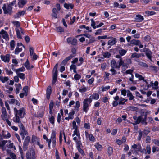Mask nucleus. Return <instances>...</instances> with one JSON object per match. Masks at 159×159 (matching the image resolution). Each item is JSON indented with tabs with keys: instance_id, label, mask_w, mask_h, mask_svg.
<instances>
[{
	"instance_id": "obj_1",
	"label": "nucleus",
	"mask_w": 159,
	"mask_h": 159,
	"mask_svg": "<svg viewBox=\"0 0 159 159\" xmlns=\"http://www.w3.org/2000/svg\"><path fill=\"white\" fill-rule=\"evenodd\" d=\"M99 95L97 93H93L92 96H90L89 98H87L85 99L83 102V111L87 113L89 109V103L90 104L92 102V99L98 100L99 98Z\"/></svg>"
},
{
	"instance_id": "obj_2",
	"label": "nucleus",
	"mask_w": 159,
	"mask_h": 159,
	"mask_svg": "<svg viewBox=\"0 0 159 159\" xmlns=\"http://www.w3.org/2000/svg\"><path fill=\"white\" fill-rule=\"evenodd\" d=\"M16 0H14L9 4H4L2 7L4 14H8L11 15L12 12V6L16 3Z\"/></svg>"
},
{
	"instance_id": "obj_3",
	"label": "nucleus",
	"mask_w": 159,
	"mask_h": 159,
	"mask_svg": "<svg viewBox=\"0 0 159 159\" xmlns=\"http://www.w3.org/2000/svg\"><path fill=\"white\" fill-rule=\"evenodd\" d=\"M121 66H125L124 64V62L121 59L119 60V62L118 65L116 64V61L115 60L113 59L111 60V66L112 68L119 69Z\"/></svg>"
},
{
	"instance_id": "obj_4",
	"label": "nucleus",
	"mask_w": 159,
	"mask_h": 159,
	"mask_svg": "<svg viewBox=\"0 0 159 159\" xmlns=\"http://www.w3.org/2000/svg\"><path fill=\"white\" fill-rule=\"evenodd\" d=\"M26 159H35V153L33 150H30L27 151L26 154Z\"/></svg>"
},
{
	"instance_id": "obj_5",
	"label": "nucleus",
	"mask_w": 159,
	"mask_h": 159,
	"mask_svg": "<svg viewBox=\"0 0 159 159\" xmlns=\"http://www.w3.org/2000/svg\"><path fill=\"white\" fill-rule=\"evenodd\" d=\"M146 116L145 118H143V117H141V116H139L138 117L136 120L135 121V123L136 124H139L141 123L142 124L146 125L148 123L146 121L147 120L146 119Z\"/></svg>"
},
{
	"instance_id": "obj_6",
	"label": "nucleus",
	"mask_w": 159,
	"mask_h": 159,
	"mask_svg": "<svg viewBox=\"0 0 159 159\" xmlns=\"http://www.w3.org/2000/svg\"><path fill=\"white\" fill-rule=\"evenodd\" d=\"M143 51L145 52V55L147 57L150 61H152V53L151 50L148 48H145Z\"/></svg>"
},
{
	"instance_id": "obj_7",
	"label": "nucleus",
	"mask_w": 159,
	"mask_h": 159,
	"mask_svg": "<svg viewBox=\"0 0 159 159\" xmlns=\"http://www.w3.org/2000/svg\"><path fill=\"white\" fill-rule=\"evenodd\" d=\"M30 140V136H26L23 143V149L24 151H26L27 149Z\"/></svg>"
},
{
	"instance_id": "obj_8",
	"label": "nucleus",
	"mask_w": 159,
	"mask_h": 159,
	"mask_svg": "<svg viewBox=\"0 0 159 159\" xmlns=\"http://www.w3.org/2000/svg\"><path fill=\"white\" fill-rule=\"evenodd\" d=\"M2 60L5 62L8 63L10 61V55L7 54L5 56L1 55L0 56Z\"/></svg>"
},
{
	"instance_id": "obj_9",
	"label": "nucleus",
	"mask_w": 159,
	"mask_h": 159,
	"mask_svg": "<svg viewBox=\"0 0 159 159\" xmlns=\"http://www.w3.org/2000/svg\"><path fill=\"white\" fill-rule=\"evenodd\" d=\"M52 92V87L50 86H48L47 89L46 93V98L47 99H49Z\"/></svg>"
},
{
	"instance_id": "obj_10",
	"label": "nucleus",
	"mask_w": 159,
	"mask_h": 159,
	"mask_svg": "<svg viewBox=\"0 0 159 159\" xmlns=\"http://www.w3.org/2000/svg\"><path fill=\"white\" fill-rule=\"evenodd\" d=\"M2 114L1 118L3 120L7 119V111L6 108L4 107H2Z\"/></svg>"
},
{
	"instance_id": "obj_11",
	"label": "nucleus",
	"mask_w": 159,
	"mask_h": 159,
	"mask_svg": "<svg viewBox=\"0 0 159 159\" xmlns=\"http://www.w3.org/2000/svg\"><path fill=\"white\" fill-rule=\"evenodd\" d=\"M144 18L143 16L139 14H137L136 15L135 18V21L136 22H142Z\"/></svg>"
},
{
	"instance_id": "obj_12",
	"label": "nucleus",
	"mask_w": 159,
	"mask_h": 159,
	"mask_svg": "<svg viewBox=\"0 0 159 159\" xmlns=\"http://www.w3.org/2000/svg\"><path fill=\"white\" fill-rule=\"evenodd\" d=\"M74 56H73L72 54H70L69 56L66 57L61 62V64L64 65H66L68 61L70 60Z\"/></svg>"
},
{
	"instance_id": "obj_13",
	"label": "nucleus",
	"mask_w": 159,
	"mask_h": 159,
	"mask_svg": "<svg viewBox=\"0 0 159 159\" xmlns=\"http://www.w3.org/2000/svg\"><path fill=\"white\" fill-rule=\"evenodd\" d=\"M24 66L27 70H29L34 67L33 65L30 66V63L28 59H27L26 61L24 63Z\"/></svg>"
},
{
	"instance_id": "obj_14",
	"label": "nucleus",
	"mask_w": 159,
	"mask_h": 159,
	"mask_svg": "<svg viewBox=\"0 0 159 159\" xmlns=\"http://www.w3.org/2000/svg\"><path fill=\"white\" fill-rule=\"evenodd\" d=\"M24 110V108L22 107L19 110L18 113H17V114H18L20 116L21 118H23L26 114Z\"/></svg>"
},
{
	"instance_id": "obj_15",
	"label": "nucleus",
	"mask_w": 159,
	"mask_h": 159,
	"mask_svg": "<svg viewBox=\"0 0 159 159\" xmlns=\"http://www.w3.org/2000/svg\"><path fill=\"white\" fill-rule=\"evenodd\" d=\"M27 2V0H20L18 3V7L19 8H22L23 6Z\"/></svg>"
},
{
	"instance_id": "obj_16",
	"label": "nucleus",
	"mask_w": 159,
	"mask_h": 159,
	"mask_svg": "<svg viewBox=\"0 0 159 159\" xmlns=\"http://www.w3.org/2000/svg\"><path fill=\"white\" fill-rule=\"evenodd\" d=\"M21 132H24L25 134V135L28 134V132L25 129V127L22 123H20L18 125Z\"/></svg>"
},
{
	"instance_id": "obj_17",
	"label": "nucleus",
	"mask_w": 159,
	"mask_h": 159,
	"mask_svg": "<svg viewBox=\"0 0 159 159\" xmlns=\"http://www.w3.org/2000/svg\"><path fill=\"white\" fill-rule=\"evenodd\" d=\"M112 39H110L108 41V45L110 46L113 45L115 44L116 42V39L115 38H112Z\"/></svg>"
},
{
	"instance_id": "obj_18",
	"label": "nucleus",
	"mask_w": 159,
	"mask_h": 159,
	"mask_svg": "<svg viewBox=\"0 0 159 159\" xmlns=\"http://www.w3.org/2000/svg\"><path fill=\"white\" fill-rule=\"evenodd\" d=\"M113 147L111 146H109L107 148V153L109 156H111L113 153Z\"/></svg>"
},
{
	"instance_id": "obj_19",
	"label": "nucleus",
	"mask_w": 159,
	"mask_h": 159,
	"mask_svg": "<svg viewBox=\"0 0 159 159\" xmlns=\"http://www.w3.org/2000/svg\"><path fill=\"white\" fill-rule=\"evenodd\" d=\"M130 43L131 44H134L135 45H139V44L141 43V42L139 40L133 39L130 41Z\"/></svg>"
},
{
	"instance_id": "obj_20",
	"label": "nucleus",
	"mask_w": 159,
	"mask_h": 159,
	"mask_svg": "<svg viewBox=\"0 0 159 159\" xmlns=\"http://www.w3.org/2000/svg\"><path fill=\"white\" fill-rule=\"evenodd\" d=\"M64 7L65 8L67 9H69L70 8L72 9L74 7V5L71 3L67 4L65 3L64 5Z\"/></svg>"
},
{
	"instance_id": "obj_21",
	"label": "nucleus",
	"mask_w": 159,
	"mask_h": 159,
	"mask_svg": "<svg viewBox=\"0 0 159 159\" xmlns=\"http://www.w3.org/2000/svg\"><path fill=\"white\" fill-rule=\"evenodd\" d=\"M94 146L95 148L98 151H101L103 148L102 146L99 144L98 142H97L95 143Z\"/></svg>"
},
{
	"instance_id": "obj_22",
	"label": "nucleus",
	"mask_w": 159,
	"mask_h": 159,
	"mask_svg": "<svg viewBox=\"0 0 159 159\" xmlns=\"http://www.w3.org/2000/svg\"><path fill=\"white\" fill-rule=\"evenodd\" d=\"M145 14L146 15L149 16L155 15L156 13L153 11L148 10L145 11Z\"/></svg>"
},
{
	"instance_id": "obj_23",
	"label": "nucleus",
	"mask_w": 159,
	"mask_h": 159,
	"mask_svg": "<svg viewBox=\"0 0 159 159\" xmlns=\"http://www.w3.org/2000/svg\"><path fill=\"white\" fill-rule=\"evenodd\" d=\"M39 138H38L36 136L33 135L32 137L31 142L33 143H35L38 141H39Z\"/></svg>"
},
{
	"instance_id": "obj_24",
	"label": "nucleus",
	"mask_w": 159,
	"mask_h": 159,
	"mask_svg": "<svg viewBox=\"0 0 159 159\" xmlns=\"http://www.w3.org/2000/svg\"><path fill=\"white\" fill-rule=\"evenodd\" d=\"M141 56V54L140 53H137L136 52L133 53L131 56V58H139Z\"/></svg>"
},
{
	"instance_id": "obj_25",
	"label": "nucleus",
	"mask_w": 159,
	"mask_h": 159,
	"mask_svg": "<svg viewBox=\"0 0 159 159\" xmlns=\"http://www.w3.org/2000/svg\"><path fill=\"white\" fill-rule=\"evenodd\" d=\"M57 74H53L52 75V84H54L56 83V82L57 81Z\"/></svg>"
},
{
	"instance_id": "obj_26",
	"label": "nucleus",
	"mask_w": 159,
	"mask_h": 159,
	"mask_svg": "<svg viewBox=\"0 0 159 159\" xmlns=\"http://www.w3.org/2000/svg\"><path fill=\"white\" fill-rule=\"evenodd\" d=\"M127 51L124 49H121L119 50L118 51V52L120 55L121 56H123L125 55Z\"/></svg>"
},
{
	"instance_id": "obj_27",
	"label": "nucleus",
	"mask_w": 159,
	"mask_h": 159,
	"mask_svg": "<svg viewBox=\"0 0 159 159\" xmlns=\"http://www.w3.org/2000/svg\"><path fill=\"white\" fill-rule=\"evenodd\" d=\"M15 31L16 32V34L17 38L19 39H22L19 29L18 28H15Z\"/></svg>"
},
{
	"instance_id": "obj_28",
	"label": "nucleus",
	"mask_w": 159,
	"mask_h": 159,
	"mask_svg": "<svg viewBox=\"0 0 159 159\" xmlns=\"http://www.w3.org/2000/svg\"><path fill=\"white\" fill-rule=\"evenodd\" d=\"M56 131L54 130H52L51 132V138L52 140L56 139Z\"/></svg>"
},
{
	"instance_id": "obj_29",
	"label": "nucleus",
	"mask_w": 159,
	"mask_h": 159,
	"mask_svg": "<svg viewBox=\"0 0 159 159\" xmlns=\"http://www.w3.org/2000/svg\"><path fill=\"white\" fill-rule=\"evenodd\" d=\"M9 80L8 77L0 76V80L3 83H4L5 82Z\"/></svg>"
},
{
	"instance_id": "obj_30",
	"label": "nucleus",
	"mask_w": 159,
	"mask_h": 159,
	"mask_svg": "<svg viewBox=\"0 0 159 159\" xmlns=\"http://www.w3.org/2000/svg\"><path fill=\"white\" fill-rule=\"evenodd\" d=\"M5 132V130H2V135L3 137L4 138H5L6 139L10 138L11 136V135L10 134L9 132H7V135H5L4 134V133Z\"/></svg>"
},
{
	"instance_id": "obj_31",
	"label": "nucleus",
	"mask_w": 159,
	"mask_h": 159,
	"mask_svg": "<svg viewBox=\"0 0 159 159\" xmlns=\"http://www.w3.org/2000/svg\"><path fill=\"white\" fill-rule=\"evenodd\" d=\"M10 46L11 47V50H13L15 46V42L14 40H12L10 42Z\"/></svg>"
},
{
	"instance_id": "obj_32",
	"label": "nucleus",
	"mask_w": 159,
	"mask_h": 159,
	"mask_svg": "<svg viewBox=\"0 0 159 159\" xmlns=\"http://www.w3.org/2000/svg\"><path fill=\"white\" fill-rule=\"evenodd\" d=\"M76 106L75 107V109L77 112L79 111V108L80 107V102L79 101H77L75 102Z\"/></svg>"
},
{
	"instance_id": "obj_33",
	"label": "nucleus",
	"mask_w": 159,
	"mask_h": 159,
	"mask_svg": "<svg viewBox=\"0 0 159 159\" xmlns=\"http://www.w3.org/2000/svg\"><path fill=\"white\" fill-rule=\"evenodd\" d=\"M17 75L18 77L21 79L24 80L25 79L26 77L25 74L23 73H20L17 74Z\"/></svg>"
},
{
	"instance_id": "obj_34",
	"label": "nucleus",
	"mask_w": 159,
	"mask_h": 159,
	"mask_svg": "<svg viewBox=\"0 0 159 159\" xmlns=\"http://www.w3.org/2000/svg\"><path fill=\"white\" fill-rule=\"evenodd\" d=\"M88 138L89 140L91 141L94 142L96 140L95 138L92 134H89Z\"/></svg>"
},
{
	"instance_id": "obj_35",
	"label": "nucleus",
	"mask_w": 159,
	"mask_h": 159,
	"mask_svg": "<svg viewBox=\"0 0 159 159\" xmlns=\"http://www.w3.org/2000/svg\"><path fill=\"white\" fill-rule=\"evenodd\" d=\"M146 151L145 153L146 154L147 153L148 154H149L151 153V148L150 146V145H148L146 147Z\"/></svg>"
},
{
	"instance_id": "obj_36",
	"label": "nucleus",
	"mask_w": 159,
	"mask_h": 159,
	"mask_svg": "<svg viewBox=\"0 0 159 159\" xmlns=\"http://www.w3.org/2000/svg\"><path fill=\"white\" fill-rule=\"evenodd\" d=\"M25 71V68L24 66L19 68L16 69V74L19 73L20 72H24Z\"/></svg>"
},
{
	"instance_id": "obj_37",
	"label": "nucleus",
	"mask_w": 159,
	"mask_h": 159,
	"mask_svg": "<svg viewBox=\"0 0 159 159\" xmlns=\"http://www.w3.org/2000/svg\"><path fill=\"white\" fill-rule=\"evenodd\" d=\"M79 139V140H77L75 142L76 148L81 147V146H82V143L80 139Z\"/></svg>"
},
{
	"instance_id": "obj_38",
	"label": "nucleus",
	"mask_w": 159,
	"mask_h": 159,
	"mask_svg": "<svg viewBox=\"0 0 159 159\" xmlns=\"http://www.w3.org/2000/svg\"><path fill=\"white\" fill-rule=\"evenodd\" d=\"M110 38H113L112 37H108L106 35L102 36H98V39L99 40L101 39H109Z\"/></svg>"
},
{
	"instance_id": "obj_39",
	"label": "nucleus",
	"mask_w": 159,
	"mask_h": 159,
	"mask_svg": "<svg viewBox=\"0 0 159 159\" xmlns=\"http://www.w3.org/2000/svg\"><path fill=\"white\" fill-rule=\"evenodd\" d=\"M58 66V64L57 63L54 66L53 70V74H57L58 71L57 70Z\"/></svg>"
},
{
	"instance_id": "obj_40",
	"label": "nucleus",
	"mask_w": 159,
	"mask_h": 159,
	"mask_svg": "<svg viewBox=\"0 0 159 159\" xmlns=\"http://www.w3.org/2000/svg\"><path fill=\"white\" fill-rule=\"evenodd\" d=\"M75 113L74 110H72L71 112H70L69 113V117L70 118V119L72 120L74 118V115Z\"/></svg>"
},
{
	"instance_id": "obj_41",
	"label": "nucleus",
	"mask_w": 159,
	"mask_h": 159,
	"mask_svg": "<svg viewBox=\"0 0 159 159\" xmlns=\"http://www.w3.org/2000/svg\"><path fill=\"white\" fill-rule=\"evenodd\" d=\"M15 122L16 123H21L20 121V117L17 115V114L16 113L15 115Z\"/></svg>"
},
{
	"instance_id": "obj_42",
	"label": "nucleus",
	"mask_w": 159,
	"mask_h": 159,
	"mask_svg": "<svg viewBox=\"0 0 159 159\" xmlns=\"http://www.w3.org/2000/svg\"><path fill=\"white\" fill-rule=\"evenodd\" d=\"M56 31L58 32H63L64 31V30L63 28L62 27L59 26L57 27L56 28Z\"/></svg>"
},
{
	"instance_id": "obj_43",
	"label": "nucleus",
	"mask_w": 159,
	"mask_h": 159,
	"mask_svg": "<svg viewBox=\"0 0 159 159\" xmlns=\"http://www.w3.org/2000/svg\"><path fill=\"white\" fill-rule=\"evenodd\" d=\"M74 133L76 134V135L77 137H78V139H81L80 131L78 129H75Z\"/></svg>"
},
{
	"instance_id": "obj_44",
	"label": "nucleus",
	"mask_w": 159,
	"mask_h": 159,
	"mask_svg": "<svg viewBox=\"0 0 159 159\" xmlns=\"http://www.w3.org/2000/svg\"><path fill=\"white\" fill-rule=\"evenodd\" d=\"M111 54L109 52H104L103 54V56L104 58H109L111 56Z\"/></svg>"
},
{
	"instance_id": "obj_45",
	"label": "nucleus",
	"mask_w": 159,
	"mask_h": 159,
	"mask_svg": "<svg viewBox=\"0 0 159 159\" xmlns=\"http://www.w3.org/2000/svg\"><path fill=\"white\" fill-rule=\"evenodd\" d=\"M81 78V75L78 73H76L75 74L74 76V78L76 80H79V79H80Z\"/></svg>"
},
{
	"instance_id": "obj_46",
	"label": "nucleus",
	"mask_w": 159,
	"mask_h": 159,
	"mask_svg": "<svg viewBox=\"0 0 159 159\" xmlns=\"http://www.w3.org/2000/svg\"><path fill=\"white\" fill-rule=\"evenodd\" d=\"M89 39V41L88 44L92 43L95 41V38L94 37L91 36Z\"/></svg>"
},
{
	"instance_id": "obj_47",
	"label": "nucleus",
	"mask_w": 159,
	"mask_h": 159,
	"mask_svg": "<svg viewBox=\"0 0 159 159\" xmlns=\"http://www.w3.org/2000/svg\"><path fill=\"white\" fill-rule=\"evenodd\" d=\"M77 149L78 152L81 154L82 156H84L85 155L84 152V150L81 149V147L77 148Z\"/></svg>"
},
{
	"instance_id": "obj_48",
	"label": "nucleus",
	"mask_w": 159,
	"mask_h": 159,
	"mask_svg": "<svg viewBox=\"0 0 159 159\" xmlns=\"http://www.w3.org/2000/svg\"><path fill=\"white\" fill-rule=\"evenodd\" d=\"M125 100V98H120L118 101V104L119 105H124L125 104V102L124 101Z\"/></svg>"
},
{
	"instance_id": "obj_49",
	"label": "nucleus",
	"mask_w": 159,
	"mask_h": 159,
	"mask_svg": "<svg viewBox=\"0 0 159 159\" xmlns=\"http://www.w3.org/2000/svg\"><path fill=\"white\" fill-rule=\"evenodd\" d=\"M158 82L157 81H155L154 83L153 84V86H154V87H153L154 89L155 90H157L158 89Z\"/></svg>"
},
{
	"instance_id": "obj_50",
	"label": "nucleus",
	"mask_w": 159,
	"mask_h": 159,
	"mask_svg": "<svg viewBox=\"0 0 159 159\" xmlns=\"http://www.w3.org/2000/svg\"><path fill=\"white\" fill-rule=\"evenodd\" d=\"M12 23L17 28H19L20 26V22L18 21H14Z\"/></svg>"
},
{
	"instance_id": "obj_51",
	"label": "nucleus",
	"mask_w": 159,
	"mask_h": 159,
	"mask_svg": "<svg viewBox=\"0 0 159 159\" xmlns=\"http://www.w3.org/2000/svg\"><path fill=\"white\" fill-rule=\"evenodd\" d=\"M49 121L50 123L53 125H54L55 122V118L53 116H52L50 118Z\"/></svg>"
},
{
	"instance_id": "obj_52",
	"label": "nucleus",
	"mask_w": 159,
	"mask_h": 159,
	"mask_svg": "<svg viewBox=\"0 0 159 159\" xmlns=\"http://www.w3.org/2000/svg\"><path fill=\"white\" fill-rule=\"evenodd\" d=\"M34 49L32 47H30L29 48V52L30 56H32L34 52Z\"/></svg>"
},
{
	"instance_id": "obj_53",
	"label": "nucleus",
	"mask_w": 159,
	"mask_h": 159,
	"mask_svg": "<svg viewBox=\"0 0 159 159\" xmlns=\"http://www.w3.org/2000/svg\"><path fill=\"white\" fill-rule=\"evenodd\" d=\"M114 68H112L110 70V71L111 72V75H115L117 74L116 70Z\"/></svg>"
},
{
	"instance_id": "obj_54",
	"label": "nucleus",
	"mask_w": 159,
	"mask_h": 159,
	"mask_svg": "<svg viewBox=\"0 0 159 159\" xmlns=\"http://www.w3.org/2000/svg\"><path fill=\"white\" fill-rule=\"evenodd\" d=\"M72 129H78V126L76 125V121H73L72 122Z\"/></svg>"
},
{
	"instance_id": "obj_55",
	"label": "nucleus",
	"mask_w": 159,
	"mask_h": 159,
	"mask_svg": "<svg viewBox=\"0 0 159 159\" xmlns=\"http://www.w3.org/2000/svg\"><path fill=\"white\" fill-rule=\"evenodd\" d=\"M84 127L88 129H90V125L89 123H84Z\"/></svg>"
},
{
	"instance_id": "obj_56",
	"label": "nucleus",
	"mask_w": 159,
	"mask_h": 159,
	"mask_svg": "<svg viewBox=\"0 0 159 159\" xmlns=\"http://www.w3.org/2000/svg\"><path fill=\"white\" fill-rule=\"evenodd\" d=\"M143 132L139 131V136L137 138L138 140L140 141L141 140V138L143 135Z\"/></svg>"
},
{
	"instance_id": "obj_57",
	"label": "nucleus",
	"mask_w": 159,
	"mask_h": 159,
	"mask_svg": "<svg viewBox=\"0 0 159 159\" xmlns=\"http://www.w3.org/2000/svg\"><path fill=\"white\" fill-rule=\"evenodd\" d=\"M147 114L148 112H145L143 111L141 113L140 116H141V117H143V116H144V118H145V116H146V119L147 120Z\"/></svg>"
},
{
	"instance_id": "obj_58",
	"label": "nucleus",
	"mask_w": 159,
	"mask_h": 159,
	"mask_svg": "<svg viewBox=\"0 0 159 159\" xmlns=\"http://www.w3.org/2000/svg\"><path fill=\"white\" fill-rule=\"evenodd\" d=\"M151 39L150 36L149 35H147L145 36L144 38V40L146 42H148Z\"/></svg>"
},
{
	"instance_id": "obj_59",
	"label": "nucleus",
	"mask_w": 159,
	"mask_h": 159,
	"mask_svg": "<svg viewBox=\"0 0 159 159\" xmlns=\"http://www.w3.org/2000/svg\"><path fill=\"white\" fill-rule=\"evenodd\" d=\"M102 29L101 28L97 30L95 33V35H97L100 34L102 32Z\"/></svg>"
},
{
	"instance_id": "obj_60",
	"label": "nucleus",
	"mask_w": 159,
	"mask_h": 159,
	"mask_svg": "<svg viewBox=\"0 0 159 159\" xmlns=\"http://www.w3.org/2000/svg\"><path fill=\"white\" fill-rule=\"evenodd\" d=\"M91 25L94 29H96L95 23L93 19L91 20Z\"/></svg>"
},
{
	"instance_id": "obj_61",
	"label": "nucleus",
	"mask_w": 159,
	"mask_h": 159,
	"mask_svg": "<svg viewBox=\"0 0 159 159\" xmlns=\"http://www.w3.org/2000/svg\"><path fill=\"white\" fill-rule=\"evenodd\" d=\"M153 142L155 145L159 147V140L156 139H154L152 140Z\"/></svg>"
},
{
	"instance_id": "obj_62",
	"label": "nucleus",
	"mask_w": 159,
	"mask_h": 159,
	"mask_svg": "<svg viewBox=\"0 0 159 159\" xmlns=\"http://www.w3.org/2000/svg\"><path fill=\"white\" fill-rule=\"evenodd\" d=\"M94 78L93 77L89 79L88 81V83L89 84H92L94 82Z\"/></svg>"
},
{
	"instance_id": "obj_63",
	"label": "nucleus",
	"mask_w": 159,
	"mask_h": 159,
	"mask_svg": "<svg viewBox=\"0 0 159 159\" xmlns=\"http://www.w3.org/2000/svg\"><path fill=\"white\" fill-rule=\"evenodd\" d=\"M116 143L118 145H120L122 144V141L118 139H116Z\"/></svg>"
},
{
	"instance_id": "obj_64",
	"label": "nucleus",
	"mask_w": 159,
	"mask_h": 159,
	"mask_svg": "<svg viewBox=\"0 0 159 159\" xmlns=\"http://www.w3.org/2000/svg\"><path fill=\"white\" fill-rule=\"evenodd\" d=\"M10 156L12 159H16V155L13 153H11Z\"/></svg>"
}]
</instances>
